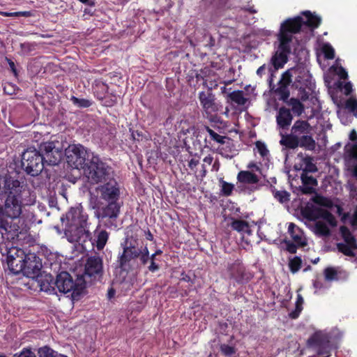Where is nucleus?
Masks as SVG:
<instances>
[{
    "label": "nucleus",
    "mask_w": 357,
    "mask_h": 357,
    "mask_svg": "<svg viewBox=\"0 0 357 357\" xmlns=\"http://www.w3.org/2000/svg\"><path fill=\"white\" fill-rule=\"evenodd\" d=\"M301 20L300 17L289 18L280 25L278 34L279 42L278 50L272 55L268 66L270 87L272 85L274 73L280 68H283L288 61V55L291 52V43L293 40V35L301 31Z\"/></svg>",
    "instance_id": "f257e3e1"
},
{
    "label": "nucleus",
    "mask_w": 357,
    "mask_h": 357,
    "mask_svg": "<svg viewBox=\"0 0 357 357\" xmlns=\"http://www.w3.org/2000/svg\"><path fill=\"white\" fill-rule=\"evenodd\" d=\"M8 184V188L10 189L6 195L3 205L0 204V235L3 239H8V234L12 230L16 229L12 228L11 223L8 218L14 220L18 218L22 212V193L26 190V186L23 183L14 182Z\"/></svg>",
    "instance_id": "f03ea898"
},
{
    "label": "nucleus",
    "mask_w": 357,
    "mask_h": 357,
    "mask_svg": "<svg viewBox=\"0 0 357 357\" xmlns=\"http://www.w3.org/2000/svg\"><path fill=\"white\" fill-rule=\"evenodd\" d=\"M123 249L122 253L118 257V264L121 269L123 271L131 270L138 265L137 259L142 265H146L149 260L154 261L155 255L149 256V252L146 246L139 245L137 239L132 236H127L121 243Z\"/></svg>",
    "instance_id": "7ed1b4c3"
},
{
    "label": "nucleus",
    "mask_w": 357,
    "mask_h": 357,
    "mask_svg": "<svg viewBox=\"0 0 357 357\" xmlns=\"http://www.w3.org/2000/svg\"><path fill=\"white\" fill-rule=\"evenodd\" d=\"M280 144L287 149H294L298 146L306 150L313 151L316 147L312 137V127L305 120H297L291 126L289 134L280 132Z\"/></svg>",
    "instance_id": "20e7f679"
},
{
    "label": "nucleus",
    "mask_w": 357,
    "mask_h": 357,
    "mask_svg": "<svg viewBox=\"0 0 357 357\" xmlns=\"http://www.w3.org/2000/svg\"><path fill=\"white\" fill-rule=\"evenodd\" d=\"M54 284L56 291L66 294L73 303L79 301L84 293L86 282L84 275H77L75 280L67 271H62L56 275Z\"/></svg>",
    "instance_id": "39448f33"
},
{
    "label": "nucleus",
    "mask_w": 357,
    "mask_h": 357,
    "mask_svg": "<svg viewBox=\"0 0 357 357\" xmlns=\"http://www.w3.org/2000/svg\"><path fill=\"white\" fill-rule=\"evenodd\" d=\"M66 161L69 166L75 169L85 170L91 161L93 153L81 144L70 145L65 152Z\"/></svg>",
    "instance_id": "423d86ee"
},
{
    "label": "nucleus",
    "mask_w": 357,
    "mask_h": 357,
    "mask_svg": "<svg viewBox=\"0 0 357 357\" xmlns=\"http://www.w3.org/2000/svg\"><path fill=\"white\" fill-rule=\"evenodd\" d=\"M84 172L91 183H98L109 179L112 171L111 167L102 161L98 155H94L91 157Z\"/></svg>",
    "instance_id": "0eeeda50"
},
{
    "label": "nucleus",
    "mask_w": 357,
    "mask_h": 357,
    "mask_svg": "<svg viewBox=\"0 0 357 357\" xmlns=\"http://www.w3.org/2000/svg\"><path fill=\"white\" fill-rule=\"evenodd\" d=\"M44 166L40 149L29 147L22 153V167L27 174L36 176L42 172Z\"/></svg>",
    "instance_id": "6e6552de"
},
{
    "label": "nucleus",
    "mask_w": 357,
    "mask_h": 357,
    "mask_svg": "<svg viewBox=\"0 0 357 357\" xmlns=\"http://www.w3.org/2000/svg\"><path fill=\"white\" fill-rule=\"evenodd\" d=\"M40 152L47 165H57L63 157V151L59 142H46L40 144Z\"/></svg>",
    "instance_id": "1a4fd4ad"
},
{
    "label": "nucleus",
    "mask_w": 357,
    "mask_h": 357,
    "mask_svg": "<svg viewBox=\"0 0 357 357\" xmlns=\"http://www.w3.org/2000/svg\"><path fill=\"white\" fill-rule=\"evenodd\" d=\"M121 205L116 202H108L106 206L95 211V216L103 221V225L107 228L116 227V219L120 213Z\"/></svg>",
    "instance_id": "9d476101"
},
{
    "label": "nucleus",
    "mask_w": 357,
    "mask_h": 357,
    "mask_svg": "<svg viewBox=\"0 0 357 357\" xmlns=\"http://www.w3.org/2000/svg\"><path fill=\"white\" fill-rule=\"evenodd\" d=\"M88 215L84 212L81 207L71 208L65 217L61 218V221L64 227H77L88 228Z\"/></svg>",
    "instance_id": "9b49d317"
},
{
    "label": "nucleus",
    "mask_w": 357,
    "mask_h": 357,
    "mask_svg": "<svg viewBox=\"0 0 357 357\" xmlns=\"http://www.w3.org/2000/svg\"><path fill=\"white\" fill-rule=\"evenodd\" d=\"M24 257L25 254L22 250L11 248L8 250L6 263L12 273L17 275L22 272Z\"/></svg>",
    "instance_id": "f8f14e48"
},
{
    "label": "nucleus",
    "mask_w": 357,
    "mask_h": 357,
    "mask_svg": "<svg viewBox=\"0 0 357 357\" xmlns=\"http://www.w3.org/2000/svg\"><path fill=\"white\" fill-rule=\"evenodd\" d=\"M42 266L41 259L36 254H25L22 273L28 278H35L40 274Z\"/></svg>",
    "instance_id": "ddd939ff"
},
{
    "label": "nucleus",
    "mask_w": 357,
    "mask_h": 357,
    "mask_svg": "<svg viewBox=\"0 0 357 357\" xmlns=\"http://www.w3.org/2000/svg\"><path fill=\"white\" fill-rule=\"evenodd\" d=\"M64 233L69 242L78 243L82 247L91 240V234L88 228L64 227Z\"/></svg>",
    "instance_id": "4468645a"
},
{
    "label": "nucleus",
    "mask_w": 357,
    "mask_h": 357,
    "mask_svg": "<svg viewBox=\"0 0 357 357\" xmlns=\"http://www.w3.org/2000/svg\"><path fill=\"white\" fill-rule=\"evenodd\" d=\"M289 73V78L292 80L294 77L293 85L298 89L308 88L311 85V76L305 68L301 66H296L286 70Z\"/></svg>",
    "instance_id": "2eb2a0df"
},
{
    "label": "nucleus",
    "mask_w": 357,
    "mask_h": 357,
    "mask_svg": "<svg viewBox=\"0 0 357 357\" xmlns=\"http://www.w3.org/2000/svg\"><path fill=\"white\" fill-rule=\"evenodd\" d=\"M309 347L314 348L317 355L328 357L330 355L331 345L327 337L314 333L307 341Z\"/></svg>",
    "instance_id": "dca6fc26"
},
{
    "label": "nucleus",
    "mask_w": 357,
    "mask_h": 357,
    "mask_svg": "<svg viewBox=\"0 0 357 357\" xmlns=\"http://www.w3.org/2000/svg\"><path fill=\"white\" fill-rule=\"evenodd\" d=\"M103 261L98 255L89 257L86 261L84 274L89 277H101L103 274Z\"/></svg>",
    "instance_id": "f3484780"
},
{
    "label": "nucleus",
    "mask_w": 357,
    "mask_h": 357,
    "mask_svg": "<svg viewBox=\"0 0 357 357\" xmlns=\"http://www.w3.org/2000/svg\"><path fill=\"white\" fill-rule=\"evenodd\" d=\"M292 82L289 78V73L286 71L282 73L281 78L278 84V87L275 90V93L280 100L287 102L290 96L289 86Z\"/></svg>",
    "instance_id": "a211bd4d"
},
{
    "label": "nucleus",
    "mask_w": 357,
    "mask_h": 357,
    "mask_svg": "<svg viewBox=\"0 0 357 357\" xmlns=\"http://www.w3.org/2000/svg\"><path fill=\"white\" fill-rule=\"evenodd\" d=\"M98 190L100 192V197L108 202H116L119 198V190L114 181L107 182L98 188Z\"/></svg>",
    "instance_id": "6ab92c4d"
},
{
    "label": "nucleus",
    "mask_w": 357,
    "mask_h": 357,
    "mask_svg": "<svg viewBox=\"0 0 357 357\" xmlns=\"http://www.w3.org/2000/svg\"><path fill=\"white\" fill-rule=\"evenodd\" d=\"M230 277L238 282H244L250 280L249 273L245 272V267L239 260L229 266Z\"/></svg>",
    "instance_id": "aec40b11"
},
{
    "label": "nucleus",
    "mask_w": 357,
    "mask_h": 357,
    "mask_svg": "<svg viewBox=\"0 0 357 357\" xmlns=\"http://www.w3.org/2000/svg\"><path fill=\"white\" fill-rule=\"evenodd\" d=\"M297 156L301 158V162L295 165L296 169L302 170V173L305 174L315 173L318 171L313 157L304 155L302 153H298Z\"/></svg>",
    "instance_id": "412c9836"
},
{
    "label": "nucleus",
    "mask_w": 357,
    "mask_h": 357,
    "mask_svg": "<svg viewBox=\"0 0 357 357\" xmlns=\"http://www.w3.org/2000/svg\"><path fill=\"white\" fill-rule=\"evenodd\" d=\"M201 105L207 114H211L218 111V105L215 102V96L211 93L202 91L199 94Z\"/></svg>",
    "instance_id": "4be33fe9"
},
{
    "label": "nucleus",
    "mask_w": 357,
    "mask_h": 357,
    "mask_svg": "<svg viewBox=\"0 0 357 357\" xmlns=\"http://www.w3.org/2000/svg\"><path fill=\"white\" fill-rule=\"evenodd\" d=\"M293 120L291 110L285 107H281L276 115L277 126L280 129L287 130Z\"/></svg>",
    "instance_id": "5701e85b"
},
{
    "label": "nucleus",
    "mask_w": 357,
    "mask_h": 357,
    "mask_svg": "<svg viewBox=\"0 0 357 357\" xmlns=\"http://www.w3.org/2000/svg\"><path fill=\"white\" fill-rule=\"evenodd\" d=\"M227 102L231 105L245 106L249 98L245 96L243 91L237 90L229 93L226 96Z\"/></svg>",
    "instance_id": "b1692460"
},
{
    "label": "nucleus",
    "mask_w": 357,
    "mask_h": 357,
    "mask_svg": "<svg viewBox=\"0 0 357 357\" xmlns=\"http://www.w3.org/2000/svg\"><path fill=\"white\" fill-rule=\"evenodd\" d=\"M237 180L243 184L255 185L259 183L260 176L250 171H240L237 175Z\"/></svg>",
    "instance_id": "393cba45"
},
{
    "label": "nucleus",
    "mask_w": 357,
    "mask_h": 357,
    "mask_svg": "<svg viewBox=\"0 0 357 357\" xmlns=\"http://www.w3.org/2000/svg\"><path fill=\"white\" fill-rule=\"evenodd\" d=\"M288 232L298 246L304 247L307 245L302 231L294 223L291 222L289 225Z\"/></svg>",
    "instance_id": "a878e982"
},
{
    "label": "nucleus",
    "mask_w": 357,
    "mask_h": 357,
    "mask_svg": "<svg viewBox=\"0 0 357 357\" xmlns=\"http://www.w3.org/2000/svg\"><path fill=\"white\" fill-rule=\"evenodd\" d=\"M54 279L52 275H45L40 280V289L49 294H57L56 291V286L54 284Z\"/></svg>",
    "instance_id": "bb28decb"
},
{
    "label": "nucleus",
    "mask_w": 357,
    "mask_h": 357,
    "mask_svg": "<svg viewBox=\"0 0 357 357\" xmlns=\"http://www.w3.org/2000/svg\"><path fill=\"white\" fill-rule=\"evenodd\" d=\"M109 238V233L104 229H99V226L97 227L95 231V244L98 250H102Z\"/></svg>",
    "instance_id": "cd10ccee"
},
{
    "label": "nucleus",
    "mask_w": 357,
    "mask_h": 357,
    "mask_svg": "<svg viewBox=\"0 0 357 357\" xmlns=\"http://www.w3.org/2000/svg\"><path fill=\"white\" fill-rule=\"evenodd\" d=\"M319 218L324 219L332 227H335L337 225L334 215L327 210L319 209L316 212L313 218H312L314 220Z\"/></svg>",
    "instance_id": "c85d7f7f"
},
{
    "label": "nucleus",
    "mask_w": 357,
    "mask_h": 357,
    "mask_svg": "<svg viewBox=\"0 0 357 357\" xmlns=\"http://www.w3.org/2000/svg\"><path fill=\"white\" fill-rule=\"evenodd\" d=\"M231 227L234 230L243 234H251V229L249 223L243 220H234L231 224Z\"/></svg>",
    "instance_id": "c756f323"
},
{
    "label": "nucleus",
    "mask_w": 357,
    "mask_h": 357,
    "mask_svg": "<svg viewBox=\"0 0 357 357\" xmlns=\"http://www.w3.org/2000/svg\"><path fill=\"white\" fill-rule=\"evenodd\" d=\"M20 182L17 179H15L13 177L9 175H5L2 176L0 175V199L2 197L3 195L8 193V191H10V189L8 188L7 185L10 183V187H12L11 183Z\"/></svg>",
    "instance_id": "7c9ffc66"
},
{
    "label": "nucleus",
    "mask_w": 357,
    "mask_h": 357,
    "mask_svg": "<svg viewBox=\"0 0 357 357\" xmlns=\"http://www.w3.org/2000/svg\"><path fill=\"white\" fill-rule=\"evenodd\" d=\"M303 14L306 17V21H303V19L300 16L297 17L301 19V28L303 24H307L309 26L312 27H317L319 25L321 22L320 17L312 15V13L310 11H305L303 13Z\"/></svg>",
    "instance_id": "2f4dec72"
},
{
    "label": "nucleus",
    "mask_w": 357,
    "mask_h": 357,
    "mask_svg": "<svg viewBox=\"0 0 357 357\" xmlns=\"http://www.w3.org/2000/svg\"><path fill=\"white\" fill-rule=\"evenodd\" d=\"M340 231L342 238L346 242V244L353 247L354 249H357L356 240L349 229L345 226H341L340 228Z\"/></svg>",
    "instance_id": "473e14b6"
},
{
    "label": "nucleus",
    "mask_w": 357,
    "mask_h": 357,
    "mask_svg": "<svg viewBox=\"0 0 357 357\" xmlns=\"http://www.w3.org/2000/svg\"><path fill=\"white\" fill-rule=\"evenodd\" d=\"M285 102L291 107L292 112L297 116L301 115L304 112L303 105L296 98L288 99Z\"/></svg>",
    "instance_id": "72a5a7b5"
},
{
    "label": "nucleus",
    "mask_w": 357,
    "mask_h": 357,
    "mask_svg": "<svg viewBox=\"0 0 357 357\" xmlns=\"http://www.w3.org/2000/svg\"><path fill=\"white\" fill-rule=\"evenodd\" d=\"M205 130L209 134L210 138L211 140L220 144H224L225 143V139L229 140L230 139L227 136H222L215 132L214 130L211 129L208 126H204Z\"/></svg>",
    "instance_id": "f704fd0d"
},
{
    "label": "nucleus",
    "mask_w": 357,
    "mask_h": 357,
    "mask_svg": "<svg viewBox=\"0 0 357 357\" xmlns=\"http://www.w3.org/2000/svg\"><path fill=\"white\" fill-rule=\"evenodd\" d=\"M314 232L316 234L321 236H328L330 235V229L322 221H317L314 225Z\"/></svg>",
    "instance_id": "c9c22d12"
},
{
    "label": "nucleus",
    "mask_w": 357,
    "mask_h": 357,
    "mask_svg": "<svg viewBox=\"0 0 357 357\" xmlns=\"http://www.w3.org/2000/svg\"><path fill=\"white\" fill-rule=\"evenodd\" d=\"M39 357H59L61 356L56 351L48 346L40 347L38 350Z\"/></svg>",
    "instance_id": "e433bc0d"
},
{
    "label": "nucleus",
    "mask_w": 357,
    "mask_h": 357,
    "mask_svg": "<svg viewBox=\"0 0 357 357\" xmlns=\"http://www.w3.org/2000/svg\"><path fill=\"white\" fill-rule=\"evenodd\" d=\"M70 100L75 106L80 108H87L92 105L91 100L85 98H78L74 96H72Z\"/></svg>",
    "instance_id": "4c0bfd02"
},
{
    "label": "nucleus",
    "mask_w": 357,
    "mask_h": 357,
    "mask_svg": "<svg viewBox=\"0 0 357 357\" xmlns=\"http://www.w3.org/2000/svg\"><path fill=\"white\" fill-rule=\"evenodd\" d=\"M301 179L303 185L314 187L318 185L317 179L312 176H309L308 174L301 173Z\"/></svg>",
    "instance_id": "58836bf2"
},
{
    "label": "nucleus",
    "mask_w": 357,
    "mask_h": 357,
    "mask_svg": "<svg viewBox=\"0 0 357 357\" xmlns=\"http://www.w3.org/2000/svg\"><path fill=\"white\" fill-rule=\"evenodd\" d=\"M337 250L340 252L343 253L346 256H349V257H354L355 256V253L352 250L354 248H353V247L350 246L349 245L340 243L337 244Z\"/></svg>",
    "instance_id": "ea45409f"
},
{
    "label": "nucleus",
    "mask_w": 357,
    "mask_h": 357,
    "mask_svg": "<svg viewBox=\"0 0 357 357\" xmlns=\"http://www.w3.org/2000/svg\"><path fill=\"white\" fill-rule=\"evenodd\" d=\"M301 264L302 260L299 257H295L292 259H290L289 261V266L290 271L293 273H296L301 268Z\"/></svg>",
    "instance_id": "a19ab883"
},
{
    "label": "nucleus",
    "mask_w": 357,
    "mask_h": 357,
    "mask_svg": "<svg viewBox=\"0 0 357 357\" xmlns=\"http://www.w3.org/2000/svg\"><path fill=\"white\" fill-rule=\"evenodd\" d=\"M101 197H98L97 195H94L91 193L89 205L95 211H98L99 208H102V203L101 202Z\"/></svg>",
    "instance_id": "79ce46f5"
},
{
    "label": "nucleus",
    "mask_w": 357,
    "mask_h": 357,
    "mask_svg": "<svg viewBox=\"0 0 357 357\" xmlns=\"http://www.w3.org/2000/svg\"><path fill=\"white\" fill-rule=\"evenodd\" d=\"M273 195L274 197L282 204L289 201L290 194L285 190L275 191Z\"/></svg>",
    "instance_id": "37998d69"
},
{
    "label": "nucleus",
    "mask_w": 357,
    "mask_h": 357,
    "mask_svg": "<svg viewBox=\"0 0 357 357\" xmlns=\"http://www.w3.org/2000/svg\"><path fill=\"white\" fill-rule=\"evenodd\" d=\"M324 275L326 280H337V271L332 267H328L324 270Z\"/></svg>",
    "instance_id": "c03bdc74"
},
{
    "label": "nucleus",
    "mask_w": 357,
    "mask_h": 357,
    "mask_svg": "<svg viewBox=\"0 0 357 357\" xmlns=\"http://www.w3.org/2000/svg\"><path fill=\"white\" fill-rule=\"evenodd\" d=\"M220 351L226 356L231 357L236 352V349L234 346L222 344L220 345Z\"/></svg>",
    "instance_id": "a18cd8bd"
},
{
    "label": "nucleus",
    "mask_w": 357,
    "mask_h": 357,
    "mask_svg": "<svg viewBox=\"0 0 357 357\" xmlns=\"http://www.w3.org/2000/svg\"><path fill=\"white\" fill-rule=\"evenodd\" d=\"M345 107L349 112H352L354 116H357V100L356 98H349L346 101Z\"/></svg>",
    "instance_id": "49530a36"
},
{
    "label": "nucleus",
    "mask_w": 357,
    "mask_h": 357,
    "mask_svg": "<svg viewBox=\"0 0 357 357\" xmlns=\"http://www.w3.org/2000/svg\"><path fill=\"white\" fill-rule=\"evenodd\" d=\"M0 15L4 17H28L31 15V13L30 11H20V12H0Z\"/></svg>",
    "instance_id": "de8ad7c7"
},
{
    "label": "nucleus",
    "mask_w": 357,
    "mask_h": 357,
    "mask_svg": "<svg viewBox=\"0 0 357 357\" xmlns=\"http://www.w3.org/2000/svg\"><path fill=\"white\" fill-rule=\"evenodd\" d=\"M303 303V299L302 296L301 295H298V298H297L296 305V310L294 312H292L290 313V317L292 319H296L298 316V314L301 312V311L302 310L301 305Z\"/></svg>",
    "instance_id": "09e8293b"
},
{
    "label": "nucleus",
    "mask_w": 357,
    "mask_h": 357,
    "mask_svg": "<svg viewBox=\"0 0 357 357\" xmlns=\"http://www.w3.org/2000/svg\"><path fill=\"white\" fill-rule=\"evenodd\" d=\"M234 189V185L226 181H222V192L225 196H229Z\"/></svg>",
    "instance_id": "8fccbe9b"
},
{
    "label": "nucleus",
    "mask_w": 357,
    "mask_h": 357,
    "mask_svg": "<svg viewBox=\"0 0 357 357\" xmlns=\"http://www.w3.org/2000/svg\"><path fill=\"white\" fill-rule=\"evenodd\" d=\"M323 52L325 57L328 59H333L335 57V51L329 45H325L323 47Z\"/></svg>",
    "instance_id": "3c124183"
},
{
    "label": "nucleus",
    "mask_w": 357,
    "mask_h": 357,
    "mask_svg": "<svg viewBox=\"0 0 357 357\" xmlns=\"http://www.w3.org/2000/svg\"><path fill=\"white\" fill-rule=\"evenodd\" d=\"M256 147L257 148L259 153L262 157L267 155L268 151L264 143L257 142L256 143Z\"/></svg>",
    "instance_id": "603ef678"
},
{
    "label": "nucleus",
    "mask_w": 357,
    "mask_h": 357,
    "mask_svg": "<svg viewBox=\"0 0 357 357\" xmlns=\"http://www.w3.org/2000/svg\"><path fill=\"white\" fill-rule=\"evenodd\" d=\"M17 357H36V354L30 349H24Z\"/></svg>",
    "instance_id": "864d4df0"
},
{
    "label": "nucleus",
    "mask_w": 357,
    "mask_h": 357,
    "mask_svg": "<svg viewBox=\"0 0 357 357\" xmlns=\"http://www.w3.org/2000/svg\"><path fill=\"white\" fill-rule=\"evenodd\" d=\"M248 168L251 169L250 172H253L254 171H255V172L259 173L258 174L259 175H261V176L263 175L262 172H261V167L257 164H256L255 162L249 163L248 165Z\"/></svg>",
    "instance_id": "5fc2aeb1"
},
{
    "label": "nucleus",
    "mask_w": 357,
    "mask_h": 357,
    "mask_svg": "<svg viewBox=\"0 0 357 357\" xmlns=\"http://www.w3.org/2000/svg\"><path fill=\"white\" fill-rule=\"evenodd\" d=\"M285 243L287 244V250L291 253L294 254L296 252L297 250V245L294 244V243L291 241H285Z\"/></svg>",
    "instance_id": "6e6d98bb"
},
{
    "label": "nucleus",
    "mask_w": 357,
    "mask_h": 357,
    "mask_svg": "<svg viewBox=\"0 0 357 357\" xmlns=\"http://www.w3.org/2000/svg\"><path fill=\"white\" fill-rule=\"evenodd\" d=\"M301 191L303 194L310 195L314 192V189L312 186L310 185H303L300 188Z\"/></svg>",
    "instance_id": "4d7b16f0"
},
{
    "label": "nucleus",
    "mask_w": 357,
    "mask_h": 357,
    "mask_svg": "<svg viewBox=\"0 0 357 357\" xmlns=\"http://www.w3.org/2000/svg\"><path fill=\"white\" fill-rule=\"evenodd\" d=\"M6 60L7 61L11 71L13 73L14 75L16 77L17 75V71L15 68V63L11 59H10L7 57H6Z\"/></svg>",
    "instance_id": "13d9d810"
},
{
    "label": "nucleus",
    "mask_w": 357,
    "mask_h": 357,
    "mask_svg": "<svg viewBox=\"0 0 357 357\" xmlns=\"http://www.w3.org/2000/svg\"><path fill=\"white\" fill-rule=\"evenodd\" d=\"M343 89H344V93L345 95L348 96L351 93V92L352 91V85L350 82H347L346 83L344 86H343Z\"/></svg>",
    "instance_id": "bf43d9fd"
},
{
    "label": "nucleus",
    "mask_w": 357,
    "mask_h": 357,
    "mask_svg": "<svg viewBox=\"0 0 357 357\" xmlns=\"http://www.w3.org/2000/svg\"><path fill=\"white\" fill-rule=\"evenodd\" d=\"M180 280L187 282H191L192 284L194 283L193 280L191 279V277L184 272L181 273Z\"/></svg>",
    "instance_id": "052dcab7"
},
{
    "label": "nucleus",
    "mask_w": 357,
    "mask_h": 357,
    "mask_svg": "<svg viewBox=\"0 0 357 357\" xmlns=\"http://www.w3.org/2000/svg\"><path fill=\"white\" fill-rule=\"evenodd\" d=\"M148 269L151 272L154 273L159 269V266L155 261H151V264L149 266Z\"/></svg>",
    "instance_id": "680f3d73"
},
{
    "label": "nucleus",
    "mask_w": 357,
    "mask_h": 357,
    "mask_svg": "<svg viewBox=\"0 0 357 357\" xmlns=\"http://www.w3.org/2000/svg\"><path fill=\"white\" fill-rule=\"evenodd\" d=\"M305 89H306V88L299 89V90H300V92H301V99L303 101H305V100H307V99H308V98H309L308 92H307V91H305Z\"/></svg>",
    "instance_id": "e2e57ef3"
},
{
    "label": "nucleus",
    "mask_w": 357,
    "mask_h": 357,
    "mask_svg": "<svg viewBox=\"0 0 357 357\" xmlns=\"http://www.w3.org/2000/svg\"><path fill=\"white\" fill-rule=\"evenodd\" d=\"M199 165V160H196L195 158H192L190 161H189V163H188V167L191 169H193L196 166H197Z\"/></svg>",
    "instance_id": "0e129e2a"
},
{
    "label": "nucleus",
    "mask_w": 357,
    "mask_h": 357,
    "mask_svg": "<svg viewBox=\"0 0 357 357\" xmlns=\"http://www.w3.org/2000/svg\"><path fill=\"white\" fill-rule=\"evenodd\" d=\"M351 155L357 162V142L353 146L352 151L351 152Z\"/></svg>",
    "instance_id": "69168bd1"
},
{
    "label": "nucleus",
    "mask_w": 357,
    "mask_h": 357,
    "mask_svg": "<svg viewBox=\"0 0 357 357\" xmlns=\"http://www.w3.org/2000/svg\"><path fill=\"white\" fill-rule=\"evenodd\" d=\"M351 224L352 226L357 227V206L351 220Z\"/></svg>",
    "instance_id": "338daca9"
},
{
    "label": "nucleus",
    "mask_w": 357,
    "mask_h": 357,
    "mask_svg": "<svg viewBox=\"0 0 357 357\" xmlns=\"http://www.w3.org/2000/svg\"><path fill=\"white\" fill-rule=\"evenodd\" d=\"M265 70H266V64H264L257 69V75H259V77H261L264 74Z\"/></svg>",
    "instance_id": "774afa93"
}]
</instances>
